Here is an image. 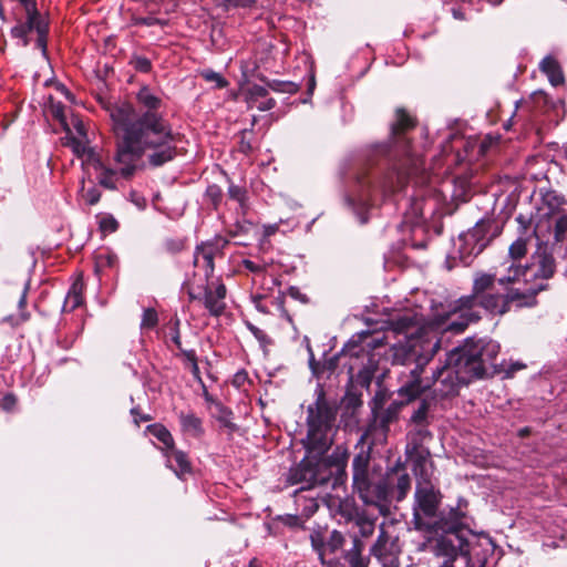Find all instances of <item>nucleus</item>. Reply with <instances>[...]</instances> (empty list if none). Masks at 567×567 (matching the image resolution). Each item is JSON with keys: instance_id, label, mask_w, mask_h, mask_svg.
Returning a JSON list of instances; mask_svg holds the SVG:
<instances>
[{"instance_id": "1", "label": "nucleus", "mask_w": 567, "mask_h": 567, "mask_svg": "<svg viewBox=\"0 0 567 567\" xmlns=\"http://www.w3.org/2000/svg\"><path fill=\"white\" fill-rule=\"evenodd\" d=\"M136 102L138 110L126 102L107 109L116 137V162L126 176L147 151V161L153 167L163 166L177 156L178 134L159 112L162 99L148 86H142Z\"/></svg>"}, {"instance_id": "2", "label": "nucleus", "mask_w": 567, "mask_h": 567, "mask_svg": "<svg viewBox=\"0 0 567 567\" xmlns=\"http://www.w3.org/2000/svg\"><path fill=\"white\" fill-rule=\"evenodd\" d=\"M338 405L329 402L323 388L317 390V399L307 409V436L302 441L305 457L290 467L287 482L291 485L305 484L302 489L326 486L337 487L348 477V449L337 445L330 455H326L333 444L330 435L336 427Z\"/></svg>"}, {"instance_id": "3", "label": "nucleus", "mask_w": 567, "mask_h": 567, "mask_svg": "<svg viewBox=\"0 0 567 567\" xmlns=\"http://www.w3.org/2000/svg\"><path fill=\"white\" fill-rule=\"evenodd\" d=\"M443 495L432 482H416L412 506V523L416 530L439 535L436 539L441 554L453 551L452 540H460V535L470 533L464 522L467 514V501L460 499L456 507L441 509Z\"/></svg>"}, {"instance_id": "4", "label": "nucleus", "mask_w": 567, "mask_h": 567, "mask_svg": "<svg viewBox=\"0 0 567 567\" xmlns=\"http://www.w3.org/2000/svg\"><path fill=\"white\" fill-rule=\"evenodd\" d=\"M496 369L489 371L483 361V357H447L446 363L439 368L433 378L435 383H441L442 396L457 392L462 385L470 384L473 380L493 377Z\"/></svg>"}, {"instance_id": "5", "label": "nucleus", "mask_w": 567, "mask_h": 567, "mask_svg": "<svg viewBox=\"0 0 567 567\" xmlns=\"http://www.w3.org/2000/svg\"><path fill=\"white\" fill-rule=\"evenodd\" d=\"M496 281L495 275L478 272L473 281V293L457 299L450 306L449 311L440 319L435 320L437 326L447 323L445 330L456 333L463 332L466 327L480 320V313L474 309L477 300L494 288Z\"/></svg>"}, {"instance_id": "6", "label": "nucleus", "mask_w": 567, "mask_h": 567, "mask_svg": "<svg viewBox=\"0 0 567 567\" xmlns=\"http://www.w3.org/2000/svg\"><path fill=\"white\" fill-rule=\"evenodd\" d=\"M391 331L396 337H402L392 346L394 354H423L440 350V341L435 340V333L431 328L421 324L415 315H402L391 321Z\"/></svg>"}, {"instance_id": "7", "label": "nucleus", "mask_w": 567, "mask_h": 567, "mask_svg": "<svg viewBox=\"0 0 567 567\" xmlns=\"http://www.w3.org/2000/svg\"><path fill=\"white\" fill-rule=\"evenodd\" d=\"M25 11V19H18L17 23L11 28L10 35L18 41L22 48L30 44L29 33L35 32V45L43 55L47 54L49 21L40 13L38 7H29Z\"/></svg>"}, {"instance_id": "8", "label": "nucleus", "mask_w": 567, "mask_h": 567, "mask_svg": "<svg viewBox=\"0 0 567 567\" xmlns=\"http://www.w3.org/2000/svg\"><path fill=\"white\" fill-rule=\"evenodd\" d=\"M423 391L424 388L421 386V381L419 379H414L403 385L398 391L399 395L402 396L403 400H394L388 405V408H382L377 414H372L373 422L384 434H386L390 430V425L399 420V414L403 406L419 398Z\"/></svg>"}, {"instance_id": "9", "label": "nucleus", "mask_w": 567, "mask_h": 567, "mask_svg": "<svg viewBox=\"0 0 567 567\" xmlns=\"http://www.w3.org/2000/svg\"><path fill=\"white\" fill-rule=\"evenodd\" d=\"M362 502L367 505H374L379 508L381 515L386 516L390 513L389 503L393 499L391 476H385L373 483L371 480L365 482L364 491L360 486L353 489Z\"/></svg>"}, {"instance_id": "10", "label": "nucleus", "mask_w": 567, "mask_h": 567, "mask_svg": "<svg viewBox=\"0 0 567 567\" xmlns=\"http://www.w3.org/2000/svg\"><path fill=\"white\" fill-rule=\"evenodd\" d=\"M453 551H449V554H441L437 548V543H435L434 551L439 557H444L445 560L442 563L440 567H455L454 563L458 556L465 558L466 567H484L486 564V556L480 557L477 555V559L474 558V551L476 546L473 545L465 536V534L460 535V540H452Z\"/></svg>"}, {"instance_id": "11", "label": "nucleus", "mask_w": 567, "mask_h": 567, "mask_svg": "<svg viewBox=\"0 0 567 567\" xmlns=\"http://www.w3.org/2000/svg\"><path fill=\"white\" fill-rule=\"evenodd\" d=\"M370 554L382 567H400L401 548L398 538H392L382 527L370 549Z\"/></svg>"}, {"instance_id": "12", "label": "nucleus", "mask_w": 567, "mask_h": 567, "mask_svg": "<svg viewBox=\"0 0 567 567\" xmlns=\"http://www.w3.org/2000/svg\"><path fill=\"white\" fill-rule=\"evenodd\" d=\"M227 245L228 240L219 237L196 246L193 264L195 267L204 270L206 281H208L214 275L215 258L223 256V250Z\"/></svg>"}, {"instance_id": "13", "label": "nucleus", "mask_w": 567, "mask_h": 567, "mask_svg": "<svg viewBox=\"0 0 567 567\" xmlns=\"http://www.w3.org/2000/svg\"><path fill=\"white\" fill-rule=\"evenodd\" d=\"M114 164L116 165V168H110L107 167L99 157L96 156H92V158H90V162H89V167H92L95 173H96V179H97V183L106 188V189H111V190H115L117 189V184H118V181H120V177L124 178V179H130L136 172L137 167H138V163L141 162V159H137L135 162V167L132 172L131 175H124L122 173V165L120 163L116 162V153L114 154Z\"/></svg>"}, {"instance_id": "14", "label": "nucleus", "mask_w": 567, "mask_h": 567, "mask_svg": "<svg viewBox=\"0 0 567 567\" xmlns=\"http://www.w3.org/2000/svg\"><path fill=\"white\" fill-rule=\"evenodd\" d=\"M406 174L399 171L389 172L378 185L369 182H359L362 185L365 198H370L375 190H380L384 197L401 192L406 185Z\"/></svg>"}, {"instance_id": "15", "label": "nucleus", "mask_w": 567, "mask_h": 567, "mask_svg": "<svg viewBox=\"0 0 567 567\" xmlns=\"http://www.w3.org/2000/svg\"><path fill=\"white\" fill-rule=\"evenodd\" d=\"M226 287L221 281H207L204 288V296L200 300L209 315L218 317L224 312L226 308Z\"/></svg>"}, {"instance_id": "16", "label": "nucleus", "mask_w": 567, "mask_h": 567, "mask_svg": "<svg viewBox=\"0 0 567 567\" xmlns=\"http://www.w3.org/2000/svg\"><path fill=\"white\" fill-rule=\"evenodd\" d=\"M405 454L408 460L412 463V471L416 477V482H431L427 471V464H432L429 447L406 445Z\"/></svg>"}, {"instance_id": "17", "label": "nucleus", "mask_w": 567, "mask_h": 567, "mask_svg": "<svg viewBox=\"0 0 567 567\" xmlns=\"http://www.w3.org/2000/svg\"><path fill=\"white\" fill-rule=\"evenodd\" d=\"M382 346V338L370 331L353 334L338 354H364Z\"/></svg>"}, {"instance_id": "18", "label": "nucleus", "mask_w": 567, "mask_h": 567, "mask_svg": "<svg viewBox=\"0 0 567 567\" xmlns=\"http://www.w3.org/2000/svg\"><path fill=\"white\" fill-rule=\"evenodd\" d=\"M547 285H539L537 288H529L526 291H520L514 288H507L505 292V298L508 307V311H511L512 307L516 308H532L537 305L536 296L539 291L545 290Z\"/></svg>"}, {"instance_id": "19", "label": "nucleus", "mask_w": 567, "mask_h": 567, "mask_svg": "<svg viewBox=\"0 0 567 567\" xmlns=\"http://www.w3.org/2000/svg\"><path fill=\"white\" fill-rule=\"evenodd\" d=\"M245 101L249 109L256 107L265 112L276 106V101L269 97L268 89L258 84L249 85L245 91Z\"/></svg>"}, {"instance_id": "20", "label": "nucleus", "mask_w": 567, "mask_h": 567, "mask_svg": "<svg viewBox=\"0 0 567 567\" xmlns=\"http://www.w3.org/2000/svg\"><path fill=\"white\" fill-rule=\"evenodd\" d=\"M416 124V121L404 109H398L395 111V122L391 125V135L395 144H401L403 152L408 154V141L403 138V135L412 130Z\"/></svg>"}, {"instance_id": "21", "label": "nucleus", "mask_w": 567, "mask_h": 567, "mask_svg": "<svg viewBox=\"0 0 567 567\" xmlns=\"http://www.w3.org/2000/svg\"><path fill=\"white\" fill-rule=\"evenodd\" d=\"M348 373L349 381L347 384L346 393L342 396L340 404L347 413L353 415L363 404L362 391L358 386V384L354 383V374L352 367H349Z\"/></svg>"}, {"instance_id": "22", "label": "nucleus", "mask_w": 567, "mask_h": 567, "mask_svg": "<svg viewBox=\"0 0 567 567\" xmlns=\"http://www.w3.org/2000/svg\"><path fill=\"white\" fill-rule=\"evenodd\" d=\"M370 450L365 451L361 449V451L354 455L352 461V481H353V489L358 486L364 491L365 482L370 480L369 475V466H370Z\"/></svg>"}, {"instance_id": "23", "label": "nucleus", "mask_w": 567, "mask_h": 567, "mask_svg": "<svg viewBox=\"0 0 567 567\" xmlns=\"http://www.w3.org/2000/svg\"><path fill=\"white\" fill-rule=\"evenodd\" d=\"M501 229L496 223L491 219H482L475 224V226L467 230V240L482 243L484 241V249L488 244L499 235Z\"/></svg>"}, {"instance_id": "24", "label": "nucleus", "mask_w": 567, "mask_h": 567, "mask_svg": "<svg viewBox=\"0 0 567 567\" xmlns=\"http://www.w3.org/2000/svg\"><path fill=\"white\" fill-rule=\"evenodd\" d=\"M340 513L349 520H354L362 537H370L374 533L377 518H371L364 512H358L349 504L342 505Z\"/></svg>"}, {"instance_id": "25", "label": "nucleus", "mask_w": 567, "mask_h": 567, "mask_svg": "<svg viewBox=\"0 0 567 567\" xmlns=\"http://www.w3.org/2000/svg\"><path fill=\"white\" fill-rule=\"evenodd\" d=\"M501 348L493 340H467L464 347H455L447 354H497Z\"/></svg>"}, {"instance_id": "26", "label": "nucleus", "mask_w": 567, "mask_h": 567, "mask_svg": "<svg viewBox=\"0 0 567 567\" xmlns=\"http://www.w3.org/2000/svg\"><path fill=\"white\" fill-rule=\"evenodd\" d=\"M400 471H404V466L398 463L388 474L391 476L392 496L396 502L403 501L411 489L410 475L405 472L399 474Z\"/></svg>"}, {"instance_id": "27", "label": "nucleus", "mask_w": 567, "mask_h": 567, "mask_svg": "<svg viewBox=\"0 0 567 567\" xmlns=\"http://www.w3.org/2000/svg\"><path fill=\"white\" fill-rule=\"evenodd\" d=\"M340 357H309V368L317 379H329L339 367Z\"/></svg>"}, {"instance_id": "28", "label": "nucleus", "mask_w": 567, "mask_h": 567, "mask_svg": "<svg viewBox=\"0 0 567 567\" xmlns=\"http://www.w3.org/2000/svg\"><path fill=\"white\" fill-rule=\"evenodd\" d=\"M477 305L484 308L492 315L503 316L508 312V307L505 298V293L488 292L483 295L478 300Z\"/></svg>"}, {"instance_id": "29", "label": "nucleus", "mask_w": 567, "mask_h": 567, "mask_svg": "<svg viewBox=\"0 0 567 567\" xmlns=\"http://www.w3.org/2000/svg\"><path fill=\"white\" fill-rule=\"evenodd\" d=\"M467 231L458 236V254L464 265H470L474 257L484 250V241L477 243L467 240Z\"/></svg>"}, {"instance_id": "30", "label": "nucleus", "mask_w": 567, "mask_h": 567, "mask_svg": "<svg viewBox=\"0 0 567 567\" xmlns=\"http://www.w3.org/2000/svg\"><path fill=\"white\" fill-rule=\"evenodd\" d=\"M181 429L184 434L193 439H200L204 435V426L200 417L193 412H181L178 415Z\"/></svg>"}, {"instance_id": "31", "label": "nucleus", "mask_w": 567, "mask_h": 567, "mask_svg": "<svg viewBox=\"0 0 567 567\" xmlns=\"http://www.w3.org/2000/svg\"><path fill=\"white\" fill-rule=\"evenodd\" d=\"M179 323L181 321L176 316L169 319V321L163 328L164 341L171 350H173L172 346H175V348L179 350L182 354H194L193 351H187L182 347Z\"/></svg>"}, {"instance_id": "32", "label": "nucleus", "mask_w": 567, "mask_h": 567, "mask_svg": "<svg viewBox=\"0 0 567 567\" xmlns=\"http://www.w3.org/2000/svg\"><path fill=\"white\" fill-rule=\"evenodd\" d=\"M540 71L547 75L549 82L554 86H558L564 83V74L558 61L548 55L545 56L539 63Z\"/></svg>"}, {"instance_id": "33", "label": "nucleus", "mask_w": 567, "mask_h": 567, "mask_svg": "<svg viewBox=\"0 0 567 567\" xmlns=\"http://www.w3.org/2000/svg\"><path fill=\"white\" fill-rule=\"evenodd\" d=\"M83 288L84 284L81 279L72 284L62 307L64 312H71L83 303Z\"/></svg>"}, {"instance_id": "34", "label": "nucleus", "mask_w": 567, "mask_h": 567, "mask_svg": "<svg viewBox=\"0 0 567 567\" xmlns=\"http://www.w3.org/2000/svg\"><path fill=\"white\" fill-rule=\"evenodd\" d=\"M537 270L534 274L537 278L549 279L556 270L555 258L547 251H542L536 257Z\"/></svg>"}, {"instance_id": "35", "label": "nucleus", "mask_w": 567, "mask_h": 567, "mask_svg": "<svg viewBox=\"0 0 567 567\" xmlns=\"http://www.w3.org/2000/svg\"><path fill=\"white\" fill-rule=\"evenodd\" d=\"M377 369L378 361H374L373 357H369L368 363L355 375L354 383L358 384L360 389H368L372 382V379L374 378Z\"/></svg>"}, {"instance_id": "36", "label": "nucleus", "mask_w": 567, "mask_h": 567, "mask_svg": "<svg viewBox=\"0 0 567 567\" xmlns=\"http://www.w3.org/2000/svg\"><path fill=\"white\" fill-rule=\"evenodd\" d=\"M66 145L79 156H86V164L89 165L90 158L95 156L92 150L87 146V140L83 137L70 136L68 137Z\"/></svg>"}, {"instance_id": "37", "label": "nucleus", "mask_w": 567, "mask_h": 567, "mask_svg": "<svg viewBox=\"0 0 567 567\" xmlns=\"http://www.w3.org/2000/svg\"><path fill=\"white\" fill-rule=\"evenodd\" d=\"M29 290V284H24L22 293L18 301L19 315L17 317H7L4 321H9L12 326H20L30 319V313L24 310L27 303V295Z\"/></svg>"}, {"instance_id": "38", "label": "nucleus", "mask_w": 567, "mask_h": 567, "mask_svg": "<svg viewBox=\"0 0 567 567\" xmlns=\"http://www.w3.org/2000/svg\"><path fill=\"white\" fill-rule=\"evenodd\" d=\"M147 431L159 442H162L166 449L173 450L174 439L171 432L162 424L155 423L147 426Z\"/></svg>"}, {"instance_id": "39", "label": "nucleus", "mask_w": 567, "mask_h": 567, "mask_svg": "<svg viewBox=\"0 0 567 567\" xmlns=\"http://www.w3.org/2000/svg\"><path fill=\"white\" fill-rule=\"evenodd\" d=\"M362 548V542L358 537H354L353 546L346 555V559L349 561L350 567H368L365 560L361 556Z\"/></svg>"}, {"instance_id": "40", "label": "nucleus", "mask_w": 567, "mask_h": 567, "mask_svg": "<svg viewBox=\"0 0 567 567\" xmlns=\"http://www.w3.org/2000/svg\"><path fill=\"white\" fill-rule=\"evenodd\" d=\"M172 451V457L174 458V461L176 462L177 464V468L174 470L176 475L178 477H182L184 474H188L192 472V464H190V461L188 458V455L181 451V450H175L173 447Z\"/></svg>"}, {"instance_id": "41", "label": "nucleus", "mask_w": 567, "mask_h": 567, "mask_svg": "<svg viewBox=\"0 0 567 567\" xmlns=\"http://www.w3.org/2000/svg\"><path fill=\"white\" fill-rule=\"evenodd\" d=\"M224 198V192L216 184L208 185L204 194V200L212 206L214 210H218Z\"/></svg>"}, {"instance_id": "42", "label": "nucleus", "mask_w": 567, "mask_h": 567, "mask_svg": "<svg viewBox=\"0 0 567 567\" xmlns=\"http://www.w3.org/2000/svg\"><path fill=\"white\" fill-rule=\"evenodd\" d=\"M310 543L313 550L318 554L319 560L322 565H326V550H327V539L323 534L319 530H315L310 534Z\"/></svg>"}, {"instance_id": "43", "label": "nucleus", "mask_w": 567, "mask_h": 567, "mask_svg": "<svg viewBox=\"0 0 567 567\" xmlns=\"http://www.w3.org/2000/svg\"><path fill=\"white\" fill-rule=\"evenodd\" d=\"M158 324V313L154 308H145L142 313L140 329L146 332L156 328Z\"/></svg>"}, {"instance_id": "44", "label": "nucleus", "mask_w": 567, "mask_h": 567, "mask_svg": "<svg viewBox=\"0 0 567 567\" xmlns=\"http://www.w3.org/2000/svg\"><path fill=\"white\" fill-rule=\"evenodd\" d=\"M227 195L230 199L237 202L243 210L246 209L247 190L245 187L229 182Z\"/></svg>"}, {"instance_id": "45", "label": "nucleus", "mask_w": 567, "mask_h": 567, "mask_svg": "<svg viewBox=\"0 0 567 567\" xmlns=\"http://www.w3.org/2000/svg\"><path fill=\"white\" fill-rule=\"evenodd\" d=\"M429 424H415L416 429L412 433V440L411 443L408 445L410 446H424L423 443L427 440H431L433 437L432 433L427 429Z\"/></svg>"}, {"instance_id": "46", "label": "nucleus", "mask_w": 567, "mask_h": 567, "mask_svg": "<svg viewBox=\"0 0 567 567\" xmlns=\"http://www.w3.org/2000/svg\"><path fill=\"white\" fill-rule=\"evenodd\" d=\"M429 411H430V402L426 399H422L419 403L417 409L413 412L411 416V422L415 424H429Z\"/></svg>"}, {"instance_id": "47", "label": "nucleus", "mask_w": 567, "mask_h": 567, "mask_svg": "<svg viewBox=\"0 0 567 567\" xmlns=\"http://www.w3.org/2000/svg\"><path fill=\"white\" fill-rule=\"evenodd\" d=\"M267 86L275 92L295 93L298 91V85L293 82L271 80L267 81Z\"/></svg>"}, {"instance_id": "48", "label": "nucleus", "mask_w": 567, "mask_h": 567, "mask_svg": "<svg viewBox=\"0 0 567 567\" xmlns=\"http://www.w3.org/2000/svg\"><path fill=\"white\" fill-rule=\"evenodd\" d=\"M389 399L390 394L388 393L386 390H378L370 402L371 413L377 414L380 409L384 408Z\"/></svg>"}, {"instance_id": "49", "label": "nucleus", "mask_w": 567, "mask_h": 567, "mask_svg": "<svg viewBox=\"0 0 567 567\" xmlns=\"http://www.w3.org/2000/svg\"><path fill=\"white\" fill-rule=\"evenodd\" d=\"M247 327L248 329L250 330V332L254 334V337L256 338V340L259 342V346H260V350L262 352H268L269 349H268V346L271 344V340L270 338L266 334L265 331H262L261 329L255 327L254 324L251 323H247Z\"/></svg>"}, {"instance_id": "50", "label": "nucleus", "mask_w": 567, "mask_h": 567, "mask_svg": "<svg viewBox=\"0 0 567 567\" xmlns=\"http://www.w3.org/2000/svg\"><path fill=\"white\" fill-rule=\"evenodd\" d=\"M200 76L207 82L215 83L217 89H224L228 85V81L219 73L213 70H204L200 72Z\"/></svg>"}, {"instance_id": "51", "label": "nucleus", "mask_w": 567, "mask_h": 567, "mask_svg": "<svg viewBox=\"0 0 567 567\" xmlns=\"http://www.w3.org/2000/svg\"><path fill=\"white\" fill-rule=\"evenodd\" d=\"M343 543L344 537L342 533L334 529L331 532L329 538L327 539V550H329L330 554H334L343 546Z\"/></svg>"}, {"instance_id": "52", "label": "nucleus", "mask_w": 567, "mask_h": 567, "mask_svg": "<svg viewBox=\"0 0 567 567\" xmlns=\"http://www.w3.org/2000/svg\"><path fill=\"white\" fill-rule=\"evenodd\" d=\"M526 268H522L520 266H512L509 268V275L499 278L497 281L499 285L505 286L508 284H514L519 280L522 276H525Z\"/></svg>"}, {"instance_id": "53", "label": "nucleus", "mask_w": 567, "mask_h": 567, "mask_svg": "<svg viewBox=\"0 0 567 567\" xmlns=\"http://www.w3.org/2000/svg\"><path fill=\"white\" fill-rule=\"evenodd\" d=\"M186 243L183 238H167L163 243V248L168 254H178L185 249Z\"/></svg>"}, {"instance_id": "54", "label": "nucleus", "mask_w": 567, "mask_h": 567, "mask_svg": "<svg viewBox=\"0 0 567 567\" xmlns=\"http://www.w3.org/2000/svg\"><path fill=\"white\" fill-rule=\"evenodd\" d=\"M567 233V215H560L554 227V239L556 243H561Z\"/></svg>"}, {"instance_id": "55", "label": "nucleus", "mask_w": 567, "mask_h": 567, "mask_svg": "<svg viewBox=\"0 0 567 567\" xmlns=\"http://www.w3.org/2000/svg\"><path fill=\"white\" fill-rule=\"evenodd\" d=\"M526 240L523 238H518L509 246L508 254L514 260H516L524 257L526 255Z\"/></svg>"}, {"instance_id": "56", "label": "nucleus", "mask_w": 567, "mask_h": 567, "mask_svg": "<svg viewBox=\"0 0 567 567\" xmlns=\"http://www.w3.org/2000/svg\"><path fill=\"white\" fill-rule=\"evenodd\" d=\"M252 229V224L248 220H238L235 223L234 226H231L228 229V235L230 237H237L240 235L249 234V231Z\"/></svg>"}, {"instance_id": "57", "label": "nucleus", "mask_w": 567, "mask_h": 567, "mask_svg": "<svg viewBox=\"0 0 567 567\" xmlns=\"http://www.w3.org/2000/svg\"><path fill=\"white\" fill-rule=\"evenodd\" d=\"M117 262V258L115 255L111 252H100L95 257V265L97 269L105 267H114Z\"/></svg>"}, {"instance_id": "58", "label": "nucleus", "mask_w": 567, "mask_h": 567, "mask_svg": "<svg viewBox=\"0 0 567 567\" xmlns=\"http://www.w3.org/2000/svg\"><path fill=\"white\" fill-rule=\"evenodd\" d=\"M221 415L218 421L229 430V435L239 430V426L231 421L233 412L227 408H221Z\"/></svg>"}, {"instance_id": "59", "label": "nucleus", "mask_w": 567, "mask_h": 567, "mask_svg": "<svg viewBox=\"0 0 567 567\" xmlns=\"http://www.w3.org/2000/svg\"><path fill=\"white\" fill-rule=\"evenodd\" d=\"M183 363H184V368L192 372L195 380H197L200 384H203L204 382L200 377V371H199V367H198L196 357H185Z\"/></svg>"}, {"instance_id": "60", "label": "nucleus", "mask_w": 567, "mask_h": 567, "mask_svg": "<svg viewBox=\"0 0 567 567\" xmlns=\"http://www.w3.org/2000/svg\"><path fill=\"white\" fill-rule=\"evenodd\" d=\"M132 24L134 25H166V21L155 17H133Z\"/></svg>"}, {"instance_id": "61", "label": "nucleus", "mask_w": 567, "mask_h": 567, "mask_svg": "<svg viewBox=\"0 0 567 567\" xmlns=\"http://www.w3.org/2000/svg\"><path fill=\"white\" fill-rule=\"evenodd\" d=\"M117 220L111 215L103 216L100 219V228L104 233H114L117 229Z\"/></svg>"}, {"instance_id": "62", "label": "nucleus", "mask_w": 567, "mask_h": 567, "mask_svg": "<svg viewBox=\"0 0 567 567\" xmlns=\"http://www.w3.org/2000/svg\"><path fill=\"white\" fill-rule=\"evenodd\" d=\"M82 197L86 202V204L95 205L101 199V192L95 187H91L86 190L83 189Z\"/></svg>"}, {"instance_id": "63", "label": "nucleus", "mask_w": 567, "mask_h": 567, "mask_svg": "<svg viewBox=\"0 0 567 567\" xmlns=\"http://www.w3.org/2000/svg\"><path fill=\"white\" fill-rule=\"evenodd\" d=\"M17 405V396L13 393H7L0 400V409L6 412H12Z\"/></svg>"}, {"instance_id": "64", "label": "nucleus", "mask_w": 567, "mask_h": 567, "mask_svg": "<svg viewBox=\"0 0 567 567\" xmlns=\"http://www.w3.org/2000/svg\"><path fill=\"white\" fill-rule=\"evenodd\" d=\"M51 112H52L53 117L56 118L65 127V130L68 132H70V130L66 127L68 123H66V118L64 115L63 104L62 103L53 104L51 107Z\"/></svg>"}]
</instances>
